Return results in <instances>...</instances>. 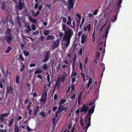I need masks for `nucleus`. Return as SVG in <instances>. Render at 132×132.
I'll use <instances>...</instances> for the list:
<instances>
[{
    "label": "nucleus",
    "instance_id": "47",
    "mask_svg": "<svg viewBox=\"0 0 132 132\" xmlns=\"http://www.w3.org/2000/svg\"><path fill=\"white\" fill-rule=\"evenodd\" d=\"M0 119H1V120L2 121H3L5 119V118L3 117H2V116L1 115L0 116Z\"/></svg>",
    "mask_w": 132,
    "mask_h": 132
},
{
    "label": "nucleus",
    "instance_id": "24",
    "mask_svg": "<svg viewBox=\"0 0 132 132\" xmlns=\"http://www.w3.org/2000/svg\"><path fill=\"white\" fill-rule=\"evenodd\" d=\"M118 13H117L116 15H114L112 19V22H114L117 19V16Z\"/></svg>",
    "mask_w": 132,
    "mask_h": 132
},
{
    "label": "nucleus",
    "instance_id": "26",
    "mask_svg": "<svg viewBox=\"0 0 132 132\" xmlns=\"http://www.w3.org/2000/svg\"><path fill=\"white\" fill-rule=\"evenodd\" d=\"M50 31L49 30H47L44 31V33L45 35H48L49 34V32Z\"/></svg>",
    "mask_w": 132,
    "mask_h": 132
},
{
    "label": "nucleus",
    "instance_id": "23",
    "mask_svg": "<svg viewBox=\"0 0 132 132\" xmlns=\"http://www.w3.org/2000/svg\"><path fill=\"white\" fill-rule=\"evenodd\" d=\"M39 115L40 116H41L42 117H45L46 114L45 113H44L43 112H42L39 113Z\"/></svg>",
    "mask_w": 132,
    "mask_h": 132
},
{
    "label": "nucleus",
    "instance_id": "38",
    "mask_svg": "<svg viewBox=\"0 0 132 132\" xmlns=\"http://www.w3.org/2000/svg\"><path fill=\"white\" fill-rule=\"evenodd\" d=\"M23 53L26 56H28L29 55V53L26 51H24L23 52Z\"/></svg>",
    "mask_w": 132,
    "mask_h": 132
},
{
    "label": "nucleus",
    "instance_id": "7",
    "mask_svg": "<svg viewBox=\"0 0 132 132\" xmlns=\"http://www.w3.org/2000/svg\"><path fill=\"white\" fill-rule=\"evenodd\" d=\"M13 37L11 35L6 36L5 37V39L6 40L8 43H11V41Z\"/></svg>",
    "mask_w": 132,
    "mask_h": 132
},
{
    "label": "nucleus",
    "instance_id": "29",
    "mask_svg": "<svg viewBox=\"0 0 132 132\" xmlns=\"http://www.w3.org/2000/svg\"><path fill=\"white\" fill-rule=\"evenodd\" d=\"M100 52H98L97 51V52L96 54V55L97 56V58H96V60H98L99 59V56L100 55Z\"/></svg>",
    "mask_w": 132,
    "mask_h": 132
},
{
    "label": "nucleus",
    "instance_id": "3",
    "mask_svg": "<svg viewBox=\"0 0 132 132\" xmlns=\"http://www.w3.org/2000/svg\"><path fill=\"white\" fill-rule=\"evenodd\" d=\"M94 103H93L92 102H91L90 103V104H87V105H86L85 104H84L83 105V106H82V108H81V111L83 112H86L87 111V110L89 109V107L88 106L90 105L93 104Z\"/></svg>",
    "mask_w": 132,
    "mask_h": 132
},
{
    "label": "nucleus",
    "instance_id": "2",
    "mask_svg": "<svg viewBox=\"0 0 132 132\" xmlns=\"http://www.w3.org/2000/svg\"><path fill=\"white\" fill-rule=\"evenodd\" d=\"M95 107V105H93L92 106V108L89 110L88 112V115L85 118V125L88 126L87 127H89L91 125V115L93 113Z\"/></svg>",
    "mask_w": 132,
    "mask_h": 132
},
{
    "label": "nucleus",
    "instance_id": "36",
    "mask_svg": "<svg viewBox=\"0 0 132 132\" xmlns=\"http://www.w3.org/2000/svg\"><path fill=\"white\" fill-rule=\"evenodd\" d=\"M31 28L32 29L33 31H35L36 30V27L35 25L34 24H32L31 26Z\"/></svg>",
    "mask_w": 132,
    "mask_h": 132
},
{
    "label": "nucleus",
    "instance_id": "45",
    "mask_svg": "<svg viewBox=\"0 0 132 132\" xmlns=\"http://www.w3.org/2000/svg\"><path fill=\"white\" fill-rule=\"evenodd\" d=\"M41 101H42L43 103H44L45 101L46 100V98L44 97V98H42L41 99Z\"/></svg>",
    "mask_w": 132,
    "mask_h": 132
},
{
    "label": "nucleus",
    "instance_id": "1",
    "mask_svg": "<svg viewBox=\"0 0 132 132\" xmlns=\"http://www.w3.org/2000/svg\"><path fill=\"white\" fill-rule=\"evenodd\" d=\"M62 24V30L65 32L63 39L65 41V45L66 47H68L69 44L71 37L73 35V31L71 28L68 27L64 23Z\"/></svg>",
    "mask_w": 132,
    "mask_h": 132
},
{
    "label": "nucleus",
    "instance_id": "62",
    "mask_svg": "<svg viewBox=\"0 0 132 132\" xmlns=\"http://www.w3.org/2000/svg\"><path fill=\"white\" fill-rule=\"evenodd\" d=\"M27 130L28 131H30L31 130V129L28 126L27 127Z\"/></svg>",
    "mask_w": 132,
    "mask_h": 132
},
{
    "label": "nucleus",
    "instance_id": "52",
    "mask_svg": "<svg viewBox=\"0 0 132 132\" xmlns=\"http://www.w3.org/2000/svg\"><path fill=\"white\" fill-rule=\"evenodd\" d=\"M32 22L35 23H36L37 22V20L34 18L33 20L32 21Z\"/></svg>",
    "mask_w": 132,
    "mask_h": 132
},
{
    "label": "nucleus",
    "instance_id": "58",
    "mask_svg": "<svg viewBox=\"0 0 132 132\" xmlns=\"http://www.w3.org/2000/svg\"><path fill=\"white\" fill-rule=\"evenodd\" d=\"M98 12V10H96L95 11H94V13H93V14H94L95 15H96L97 12Z\"/></svg>",
    "mask_w": 132,
    "mask_h": 132
},
{
    "label": "nucleus",
    "instance_id": "19",
    "mask_svg": "<svg viewBox=\"0 0 132 132\" xmlns=\"http://www.w3.org/2000/svg\"><path fill=\"white\" fill-rule=\"evenodd\" d=\"M67 75V74L65 72L63 73L62 77L61 78V80L62 81H64L65 79V78Z\"/></svg>",
    "mask_w": 132,
    "mask_h": 132
},
{
    "label": "nucleus",
    "instance_id": "41",
    "mask_svg": "<svg viewBox=\"0 0 132 132\" xmlns=\"http://www.w3.org/2000/svg\"><path fill=\"white\" fill-rule=\"evenodd\" d=\"M39 33V31H36L35 32H34L32 33V35H37Z\"/></svg>",
    "mask_w": 132,
    "mask_h": 132
},
{
    "label": "nucleus",
    "instance_id": "4",
    "mask_svg": "<svg viewBox=\"0 0 132 132\" xmlns=\"http://www.w3.org/2000/svg\"><path fill=\"white\" fill-rule=\"evenodd\" d=\"M105 41L104 44V46H105V42L106 39H103V38H101V37H100L99 39V44L98 46L99 47H102L103 46V42Z\"/></svg>",
    "mask_w": 132,
    "mask_h": 132
},
{
    "label": "nucleus",
    "instance_id": "46",
    "mask_svg": "<svg viewBox=\"0 0 132 132\" xmlns=\"http://www.w3.org/2000/svg\"><path fill=\"white\" fill-rule=\"evenodd\" d=\"M76 18L77 19V26H79L80 22V20H79L77 18Z\"/></svg>",
    "mask_w": 132,
    "mask_h": 132
},
{
    "label": "nucleus",
    "instance_id": "61",
    "mask_svg": "<svg viewBox=\"0 0 132 132\" xmlns=\"http://www.w3.org/2000/svg\"><path fill=\"white\" fill-rule=\"evenodd\" d=\"M25 32L27 33L28 35L30 33V32H29L28 29H26L25 30Z\"/></svg>",
    "mask_w": 132,
    "mask_h": 132
},
{
    "label": "nucleus",
    "instance_id": "20",
    "mask_svg": "<svg viewBox=\"0 0 132 132\" xmlns=\"http://www.w3.org/2000/svg\"><path fill=\"white\" fill-rule=\"evenodd\" d=\"M77 75V73L76 71L74 70H73V71L71 73V76L72 77H76V76Z\"/></svg>",
    "mask_w": 132,
    "mask_h": 132
},
{
    "label": "nucleus",
    "instance_id": "44",
    "mask_svg": "<svg viewBox=\"0 0 132 132\" xmlns=\"http://www.w3.org/2000/svg\"><path fill=\"white\" fill-rule=\"evenodd\" d=\"M81 75L82 77L83 80L84 81H85V75L84 74L83 72H81Z\"/></svg>",
    "mask_w": 132,
    "mask_h": 132
},
{
    "label": "nucleus",
    "instance_id": "15",
    "mask_svg": "<svg viewBox=\"0 0 132 132\" xmlns=\"http://www.w3.org/2000/svg\"><path fill=\"white\" fill-rule=\"evenodd\" d=\"M55 38L54 36L52 35H49L47 37V38L46 39V40H48L51 39L53 40Z\"/></svg>",
    "mask_w": 132,
    "mask_h": 132
},
{
    "label": "nucleus",
    "instance_id": "64",
    "mask_svg": "<svg viewBox=\"0 0 132 132\" xmlns=\"http://www.w3.org/2000/svg\"><path fill=\"white\" fill-rule=\"evenodd\" d=\"M76 16H77L80 19L81 18V16L79 14H78V13H77L76 14Z\"/></svg>",
    "mask_w": 132,
    "mask_h": 132
},
{
    "label": "nucleus",
    "instance_id": "35",
    "mask_svg": "<svg viewBox=\"0 0 132 132\" xmlns=\"http://www.w3.org/2000/svg\"><path fill=\"white\" fill-rule=\"evenodd\" d=\"M20 78L18 76H17L16 77L15 81L16 83L18 84L19 83V79Z\"/></svg>",
    "mask_w": 132,
    "mask_h": 132
},
{
    "label": "nucleus",
    "instance_id": "49",
    "mask_svg": "<svg viewBox=\"0 0 132 132\" xmlns=\"http://www.w3.org/2000/svg\"><path fill=\"white\" fill-rule=\"evenodd\" d=\"M19 59L20 60H22V61H23L24 60V59H23V56L21 55H20V56L19 57Z\"/></svg>",
    "mask_w": 132,
    "mask_h": 132
},
{
    "label": "nucleus",
    "instance_id": "18",
    "mask_svg": "<svg viewBox=\"0 0 132 132\" xmlns=\"http://www.w3.org/2000/svg\"><path fill=\"white\" fill-rule=\"evenodd\" d=\"M39 108L38 106H37L36 109H34V115L36 116L37 112L39 111Z\"/></svg>",
    "mask_w": 132,
    "mask_h": 132
},
{
    "label": "nucleus",
    "instance_id": "60",
    "mask_svg": "<svg viewBox=\"0 0 132 132\" xmlns=\"http://www.w3.org/2000/svg\"><path fill=\"white\" fill-rule=\"evenodd\" d=\"M2 7H1L2 9L3 10H5V6H4V4H3L2 5Z\"/></svg>",
    "mask_w": 132,
    "mask_h": 132
},
{
    "label": "nucleus",
    "instance_id": "48",
    "mask_svg": "<svg viewBox=\"0 0 132 132\" xmlns=\"http://www.w3.org/2000/svg\"><path fill=\"white\" fill-rule=\"evenodd\" d=\"M81 93L79 95V96L77 98V99L78 101H80L81 96Z\"/></svg>",
    "mask_w": 132,
    "mask_h": 132
},
{
    "label": "nucleus",
    "instance_id": "22",
    "mask_svg": "<svg viewBox=\"0 0 132 132\" xmlns=\"http://www.w3.org/2000/svg\"><path fill=\"white\" fill-rule=\"evenodd\" d=\"M92 78H89V82L88 84H87V89H88L89 88L90 85L92 83Z\"/></svg>",
    "mask_w": 132,
    "mask_h": 132
},
{
    "label": "nucleus",
    "instance_id": "25",
    "mask_svg": "<svg viewBox=\"0 0 132 132\" xmlns=\"http://www.w3.org/2000/svg\"><path fill=\"white\" fill-rule=\"evenodd\" d=\"M55 87H56V89H58L60 87V85L59 82H56L55 85L54 86Z\"/></svg>",
    "mask_w": 132,
    "mask_h": 132
},
{
    "label": "nucleus",
    "instance_id": "63",
    "mask_svg": "<svg viewBox=\"0 0 132 132\" xmlns=\"http://www.w3.org/2000/svg\"><path fill=\"white\" fill-rule=\"evenodd\" d=\"M0 132H7L6 129L5 130L0 129Z\"/></svg>",
    "mask_w": 132,
    "mask_h": 132
},
{
    "label": "nucleus",
    "instance_id": "40",
    "mask_svg": "<svg viewBox=\"0 0 132 132\" xmlns=\"http://www.w3.org/2000/svg\"><path fill=\"white\" fill-rule=\"evenodd\" d=\"M72 25H71L70 26V27L71 28L74 29L75 28V22H72Z\"/></svg>",
    "mask_w": 132,
    "mask_h": 132
},
{
    "label": "nucleus",
    "instance_id": "54",
    "mask_svg": "<svg viewBox=\"0 0 132 132\" xmlns=\"http://www.w3.org/2000/svg\"><path fill=\"white\" fill-rule=\"evenodd\" d=\"M29 19L30 21H32L33 20L34 18H32L31 16H28Z\"/></svg>",
    "mask_w": 132,
    "mask_h": 132
},
{
    "label": "nucleus",
    "instance_id": "12",
    "mask_svg": "<svg viewBox=\"0 0 132 132\" xmlns=\"http://www.w3.org/2000/svg\"><path fill=\"white\" fill-rule=\"evenodd\" d=\"M13 121L14 119L13 118H11L9 120V123L7 125L8 126L10 127L12 125Z\"/></svg>",
    "mask_w": 132,
    "mask_h": 132
},
{
    "label": "nucleus",
    "instance_id": "21",
    "mask_svg": "<svg viewBox=\"0 0 132 132\" xmlns=\"http://www.w3.org/2000/svg\"><path fill=\"white\" fill-rule=\"evenodd\" d=\"M48 67L47 64L46 63H45L42 66V68L44 69V70L45 71L46 70H47Z\"/></svg>",
    "mask_w": 132,
    "mask_h": 132
},
{
    "label": "nucleus",
    "instance_id": "55",
    "mask_svg": "<svg viewBox=\"0 0 132 132\" xmlns=\"http://www.w3.org/2000/svg\"><path fill=\"white\" fill-rule=\"evenodd\" d=\"M29 19L30 21H32L33 20L34 18H32L31 16H28Z\"/></svg>",
    "mask_w": 132,
    "mask_h": 132
},
{
    "label": "nucleus",
    "instance_id": "30",
    "mask_svg": "<svg viewBox=\"0 0 132 132\" xmlns=\"http://www.w3.org/2000/svg\"><path fill=\"white\" fill-rule=\"evenodd\" d=\"M108 33V31H106L105 33V35L103 37H102V38H103V39H106V38L107 37V35Z\"/></svg>",
    "mask_w": 132,
    "mask_h": 132
},
{
    "label": "nucleus",
    "instance_id": "53",
    "mask_svg": "<svg viewBox=\"0 0 132 132\" xmlns=\"http://www.w3.org/2000/svg\"><path fill=\"white\" fill-rule=\"evenodd\" d=\"M76 80L75 77H72L71 79L72 81V83H74Z\"/></svg>",
    "mask_w": 132,
    "mask_h": 132
},
{
    "label": "nucleus",
    "instance_id": "50",
    "mask_svg": "<svg viewBox=\"0 0 132 132\" xmlns=\"http://www.w3.org/2000/svg\"><path fill=\"white\" fill-rule=\"evenodd\" d=\"M61 66L60 64H59L58 66L56 67V71H58Z\"/></svg>",
    "mask_w": 132,
    "mask_h": 132
},
{
    "label": "nucleus",
    "instance_id": "6",
    "mask_svg": "<svg viewBox=\"0 0 132 132\" xmlns=\"http://www.w3.org/2000/svg\"><path fill=\"white\" fill-rule=\"evenodd\" d=\"M80 124L83 127V129H85V131L86 132L87 129H88L89 127H87V126H88L86 125H85V120H84V124L83 123V119L81 117L80 118Z\"/></svg>",
    "mask_w": 132,
    "mask_h": 132
},
{
    "label": "nucleus",
    "instance_id": "28",
    "mask_svg": "<svg viewBox=\"0 0 132 132\" xmlns=\"http://www.w3.org/2000/svg\"><path fill=\"white\" fill-rule=\"evenodd\" d=\"M61 108L62 105H60L58 108V111L57 112V113H60L62 111L61 109Z\"/></svg>",
    "mask_w": 132,
    "mask_h": 132
},
{
    "label": "nucleus",
    "instance_id": "57",
    "mask_svg": "<svg viewBox=\"0 0 132 132\" xmlns=\"http://www.w3.org/2000/svg\"><path fill=\"white\" fill-rule=\"evenodd\" d=\"M56 118L55 117H54L52 119V120L53 121V124H54V123H55V121Z\"/></svg>",
    "mask_w": 132,
    "mask_h": 132
},
{
    "label": "nucleus",
    "instance_id": "56",
    "mask_svg": "<svg viewBox=\"0 0 132 132\" xmlns=\"http://www.w3.org/2000/svg\"><path fill=\"white\" fill-rule=\"evenodd\" d=\"M57 95L56 94H55L54 96V99L55 100H57Z\"/></svg>",
    "mask_w": 132,
    "mask_h": 132
},
{
    "label": "nucleus",
    "instance_id": "32",
    "mask_svg": "<svg viewBox=\"0 0 132 132\" xmlns=\"http://www.w3.org/2000/svg\"><path fill=\"white\" fill-rule=\"evenodd\" d=\"M9 114L10 113L9 112L8 113L2 114V115H1L2 116V117H7Z\"/></svg>",
    "mask_w": 132,
    "mask_h": 132
},
{
    "label": "nucleus",
    "instance_id": "13",
    "mask_svg": "<svg viewBox=\"0 0 132 132\" xmlns=\"http://www.w3.org/2000/svg\"><path fill=\"white\" fill-rule=\"evenodd\" d=\"M23 4L21 2H19L18 5V8L20 10H22L23 9Z\"/></svg>",
    "mask_w": 132,
    "mask_h": 132
},
{
    "label": "nucleus",
    "instance_id": "31",
    "mask_svg": "<svg viewBox=\"0 0 132 132\" xmlns=\"http://www.w3.org/2000/svg\"><path fill=\"white\" fill-rule=\"evenodd\" d=\"M42 72L41 70H40L39 69H37L35 71V72L34 73L36 74L40 73Z\"/></svg>",
    "mask_w": 132,
    "mask_h": 132
},
{
    "label": "nucleus",
    "instance_id": "11",
    "mask_svg": "<svg viewBox=\"0 0 132 132\" xmlns=\"http://www.w3.org/2000/svg\"><path fill=\"white\" fill-rule=\"evenodd\" d=\"M11 30V29L8 28L6 30V36L11 35L12 34L10 33Z\"/></svg>",
    "mask_w": 132,
    "mask_h": 132
},
{
    "label": "nucleus",
    "instance_id": "17",
    "mask_svg": "<svg viewBox=\"0 0 132 132\" xmlns=\"http://www.w3.org/2000/svg\"><path fill=\"white\" fill-rule=\"evenodd\" d=\"M68 21L67 23L69 25H71V19L70 16H69L68 17Z\"/></svg>",
    "mask_w": 132,
    "mask_h": 132
},
{
    "label": "nucleus",
    "instance_id": "39",
    "mask_svg": "<svg viewBox=\"0 0 132 132\" xmlns=\"http://www.w3.org/2000/svg\"><path fill=\"white\" fill-rule=\"evenodd\" d=\"M43 98H46L47 95V93L46 92H44L42 94Z\"/></svg>",
    "mask_w": 132,
    "mask_h": 132
},
{
    "label": "nucleus",
    "instance_id": "51",
    "mask_svg": "<svg viewBox=\"0 0 132 132\" xmlns=\"http://www.w3.org/2000/svg\"><path fill=\"white\" fill-rule=\"evenodd\" d=\"M18 16H17V21H18V22H20V17H19V14H18Z\"/></svg>",
    "mask_w": 132,
    "mask_h": 132
},
{
    "label": "nucleus",
    "instance_id": "14",
    "mask_svg": "<svg viewBox=\"0 0 132 132\" xmlns=\"http://www.w3.org/2000/svg\"><path fill=\"white\" fill-rule=\"evenodd\" d=\"M14 132H19L20 130V128H19L17 125H15V127L14 128Z\"/></svg>",
    "mask_w": 132,
    "mask_h": 132
},
{
    "label": "nucleus",
    "instance_id": "37",
    "mask_svg": "<svg viewBox=\"0 0 132 132\" xmlns=\"http://www.w3.org/2000/svg\"><path fill=\"white\" fill-rule=\"evenodd\" d=\"M82 48H81L79 50V52L78 53V55H82Z\"/></svg>",
    "mask_w": 132,
    "mask_h": 132
},
{
    "label": "nucleus",
    "instance_id": "10",
    "mask_svg": "<svg viewBox=\"0 0 132 132\" xmlns=\"http://www.w3.org/2000/svg\"><path fill=\"white\" fill-rule=\"evenodd\" d=\"M59 41L58 40H56V41L54 43L53 45V48H55L57 47L59 45Z\"/></svg>",
    "mask_w": 132,
    "mask_h": 132
},
{
    "label": "nucleus",
    "instance_id": "16",
    "mask_svg": "<svg viewBox=\"0 0 132 132\" xmlns=\"http://www.w3.org/2000/svg\"><path fill=\"white\" fill-rule=\"evenodd\" d=\"M69 7L72 9H73L74 6V4L73 3V0H69Z\"/></svg>",
    "mask_w": 132,
    "mask_h": 132
},
{
    "label": "nucleus",
    "instance_id": "9",
    "mask_svg": "<svg viewBox=\"0 0 132 132\" xmlns=\"http://www.w3.org/2000/svg\"><path fill=\"white\" fill-rule=\"evenodd\" d=\"M49 57V55L48 53V52H46L45 53V55L44 59L43 61V62H45L48 61V60Z\"/></svg>",
    "mask_w": 132,
    "mask_h": 132
},
{
    "label": "nucleus",
    "instance_id": "42",
    "mask_svg": "<svg viewBox=\"0 0 132 132\" xmlns=\"http://www.w3.org/2000/svg\"><path fill=\"white\" fill-rule=\"evenodd\" d=\"M91 29V25L90 24H89L87 25V30L88 32H89Z\"/></svg>",
    "mask_w": 132,
    "mask_h": 132
},
{
    "label": "nucleus",
    "instance_id": "27",
    "mask_svg": "<svg viewBox=\"0 0 132 132\" xmlns=\"http://www.w3.org/2000/svg\"><path fill=\"white\" fill-rule=\"evenodd\" d=\"M12 49L11 47L10 46H9L7 47V50L5 52L6 53H9Z\"/></svg>",
    "mask_w": 132,
    "mask_h": 132
},
{
    "label": "nucleus",
    "instance_id": "5",
    "mask_svg": "<svg viewBox=\"0 0 132 132\" xmlns=\"http://www.w3.org/2000/svg\"><path fill=\"white\" fill-rule=\"evenodd\" d=\"M6 88L7 91L6 92V95L8 94H13L14 89L11 86H8Z\"/></svg>",
    "mask_w": 132,
    "mask_h": 132
},
{
    "label": "nucleus",
    "instance_id": "34",
    "mask_svg": "<svg viewBox=\"0 0 132 132\" xmlns=\"http://www.w3.org/2000/svg\"><path fill=\"white\" fill-rule=\"evenodd\" d=\"M120 4H119V3L118 4H117L116 5V6H115L116 7H117V10H119L120 9V8L121 7V6L120 5Z\"/></svg>",
    "mask_w": 132,
    "mask_h": 132
},
{
    "label": "nucleus",
    "instance_id": "8",
    "mask_svg": "<svg viewBox=\"0 0 132 132\" xmlns=\"http://www.w3.org/2000/svg\"><path fill=\"white\" fill-rule=\"evenodd\" d=\"M87 36L86 33H83L82 35L81 42L82 43H84L86 40Z\"/></svg>",
    "mask_w": 132,
    "mask_h": 132
},
{
    "label": "nucleus",
    "instance_id": "43",
    "mask_svg": "<svg viewBox=\"0 0 132 132\" xmlns=\"http://www.w3.org/2000/svg\"><path fill=\"white\" fill-rule=\"evenodd\" d=\"M67 19L66 18H65V17H63V20H62V22H63V23H62V24H63V23H63V22H64V23H66V21H67ZM66 25V24L64 23Z\"/></svg>",
    "mask_w": 132,
    "mask_h": 132
},
{
    "label": "nucleus",
    "instance_id": "59",
    "mask_svg": "<svg viewBox=\"0 0 132 132\" xmlns=\"http://www.w3.org/2000/svg\"><path fill=\"white\" fill-rule=\"evenodd\" d=\"M57 107L56 106H54L52 109V111H55L57 109Z\"/></svg>",
    "mask_w": 132,
    "mask_h": 132
},
{
    "label": "nucleus",
    "instance_id": "33",
    "mask_svg": "<svg viewBox=\"0 0 132 132\" xmlns=\"http://www.w3.org/2000/svg\"><path fill=\"white\" fill-rule=\"evenodd\" d=\"M66 100L64 99H62L60 101V102H59V104L61 105L64 103L66 102Z\"/></svg>",
    "mask_w": 132,
    "mask_h": 132
}]
</instances>
